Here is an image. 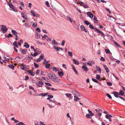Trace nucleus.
<instances>
[{"label":"nucleus","mask_w":125,"mask_h":125,"mask_svg":"<svg viewBox=\"0 0 125 125\" xmlns=\"http://www.w3.org/2000/svg\"><path fill=\"white\" fill-rule=\"evenodd\" d=\"M17 44V42L16 41H15L13 42V46H15Z\"/></svg>","instance_id":"nucleus-60"},{"label":"nucleus","mask_w":125,"mask_h":125,"mask_svg":"<svg viewBox=\"0 0 125 125\" xmlns=\"http://www.w3.org/2000/svg\"><path fill=\"white\" fill-rule=\"evenodd\" d=\"M10 3L9 2H7V4L9 6V7L11 9H14V7L13 5L11 3V1H9Z\"/></svg>","instance_id":"nucleus-7"},{"label":"nucleus","mask_w":125,"mask_h":125,"mask_svg":"<svg viewBox=\"0 0 125 125\" xmlns=\"http://www.w3.org/2000/svg\"><path fill=\"white\" fill-rule=\"evenodd\" d=\"M39 85H38L39 87H42V85L44 84L43 82L42 81H39Z\"/></svg>","instance_id":"nucleus-23"},{"label":"nucleus","mask_w":125,"mask_h":125,"mask_svg":"<svg viewBox=\"0 0 125 125\" xmlns=\"http://www.w3.org/2000/svg\"><path fill=\"white\" fill-rule=\"evenodd\" d=\"M125 93L122 90L119 91V93L115 91L113 92L112 94H113L114 96H117V95H120L121 96L124 95Z\"/></svg>","instance_id":"nucleus-1"},{"label":"nucleus","mask_w":125,"mask_h":125,"mask_svg":"<svg viewBox=\"0 0 125 125\" xmlns=\"http://www.w3.org/2000/svg\"><path fill=\"white\" fill-rule=\"evenodd\" d=\"M1 30L2 31V32L3 33H5V32H6L7 31L8 29L5 26L2 25L1 26Z\"/></svg>","instance_id":"nucleus-2"},{"label":"nucleus","mask_w":125,"mask_h":125,"mask_svg":"<svg viewBox=\"0 0 125 125\" xmlns=\"http://www.w3.org/2000/svg\"><path fill=\"white\" fill-rule=\"evenodd\" d=\"M113 43L117 46V47L118 48H121V46H120V44H118L117 42L115 41H113Z\"/></svg>","instance_id":"nucleus-17"},{"label":"nucleus","mask_w":125,"mask_h":125,"mask_svg":"<svg viewBox=\"0 0 125 125\" xmlns=\"http://www.w3.org/2000/svg\"><path fill=\"white\" fill-rule=\"evenodd\" d=\"M65 43V41L64 40H63L61 43V45L62 46H64Z\"/></svg>","instance_id":"nucleus-62"},{"label":"nucleus","mask_w":125,"mask_h":125,"mask_svg":"<svg viewBox=\"0 0 125 125\" xmlns=\"http://www.w3.org/2000/svg\"><path fill=\"white\" fill-rule=\"evenodd\" d=\"M38 54V52H34V54H33V57H36Z\"/></svg>","instance_id":"nucleus-57"},{"label":"nucleus","mask_w":125,"mask_h":125,"mask_svg":"<svg viewBox=\"0 0 125 125\" xmlns=\"http://www.w3.org/2000/svg\"><path fill=\"white\" fill-rule=\"evenodd\" d=\"M88 112L89 113L91 116H93L94 115V114L92 112L89 110H88Z\"/></svg>","instance_id":"nucleus-30"},{"label":"nucleus","mask_w":125,"mask_h":125,"mask_svg":"<svg viewBox=\"0 0 125 125\" xmlns=\"http://www.w3.org/2000/svg\"><path fill=\"white\" fill-rule=\"evenodd\" d=\"M11 31L12 33L14 35H17V33L15 30H12Z\"/></svg>","instance_id":"nucleus-25"},{"label":"nucleus","mask_w":125,"mask_h":125,"mask_svg":"<svg viewBox=\"0 0 125 125\" xmlns=\"http://www.w3.org/2000/svg\"><path fill=\"white\" fill-rule=\"evenodd\" d=\"M35 12L33 10H31L30 11L31 13L34 17L36 16V15L35 14Z\"/></svg>","instance_id":"nucleus-22"},{"label":"nucleus","mask_w":125,"mask_h":125,"mask_svg":"<svg viewBox=\"0 0 125 125\" xmlns=\"http://www.w3.org/2000/svg\"><path fill=\"white\" fill-rule=\"evenodd\" d=\"M27 67V66L25 65H23L21 64L20 65V67L21 69L23 70L26 71V69H25V68Z\"/></svg>","instance_id":"nucleus-12"},{"label":"nucleus","mask_w":125,"mask_h":125,"mask_svg":"<svg viewBox=\"0 0 125 125\" xmlns=\"http://www.w3.org/2000/svg\"><path fill=\"white\" fill-rule=\"evenodd\" d=\"M52 69L53 70V71L56 72L57 71H59V70H58L57 69V68L55 67H52Z\"/></svg>","instance_id":"nucleus-40"},{"label":"nucleus","mask_w":125,"mask_h":125,"mask_svg":"<svg viewBox=\"0 0 125 125\" xmlns=\"http://www.w3.org/2000/svg\"><path fill=\"white\" fill-rule=\"evenodd\" d=\"M40 72V70L39 69H38L36 70V72L35 73V74H36L38 75L39 73Z\"/></svg>","instance_id":"nucleus-61"},{"label":"nucleus","mask_w":125,"mask_h":125,"mask_svg":"<svg viewBox=\"0 0 125 125\" xmlns=\"http://www.w3.org/2000/svg\"><path fill=\"white\" fill-rule=\"evenodd\" d=\"M27 49H24L23 50H21V53L23 54H25L26 53V52H27Z\"/></svg>","instance_id":"nucleus-18"},{"label":"nucleus","mask_w":125,"mask_h":125,"mask_svg":"<svg viewBox=\"0 0 125 125\" xmlns=\"http://www.w3.org/2000/svg\"><path fill=\"white\" fill-rule=\"evenodd\" d=\"M115 96L116 98H117L118 97V98H120L123 100L125 101V99L124 98L122 97L119 96V95H117V96Z\"/></svg>","instance_id":"nucleus-41"},{"label":"nucleus","mask_w":125,"mask_h":125,"mask_svg":"<svg viewBox=\"0 0 125 125\" xmlns=\"http://www.w3.org/2000/svg\"><path fill=\"white\" fill-rule=\"evenodd\" d=\"M35 31H37L39 32H40L41 31L40 29L39 28H36L35 30Z\"/></svg>","instance_id":"nucleus-59"},{"label":"nucleus","mask_w":125,"mask_h":125,"mask_svg":"<svg viewBox=\"0 0 125 125\" xmlns=\"http://www.w3.org/2000/svg\"><path fill=\"white\" fill-rule=\"evenodd\" d=\"M67 18L68 19H69L70 20V22H72L73 21L71 19V18H70V17L69 16H68L67 17Z\"/></svg>","instance_id":"nucleus-55"},{"label":"nucleus","mask_w":125,"mask_h":125,"mask_svg":"<svg viewBox=\"0 0 125 125\" xmlns=\"http://www.w3.org/2000/svg\"><path fill=\"white\" fill-rule=\"evenodd\" d=\"M42 78L45 81H47L48 82H49L50 81V80L48 78L46 77H42Z\"/></svg>","instance_id":"nucleus-31"},{"label":"nucleus","mask_w":125,"mask_h":125,"mask_svg":"<svg viewBox=\"0 0 125 125\" xmlns=\"http://www.w3.org/2000/svg\"><path fill=\"white\" fill-rule=\"evenodd\" d=\"M33 64H34V66L36 68H37L39 67V64H37L35 62H34L33 63Z\"/></svg>","instance_id":"nucleus-44"},{"label":"nucleus","mask_w":125,"mask_h":125,"mask_svg":"<svg viewBox=\"0 0 125 125\" xmlns=\"http://www.w3.org/2000/svg\"><path fill=\"white\" fill-rule=\"evenodd\" d=\"M96 67L97 69V70L98 71H99L100 73H101V69L99 67L97 66H96Z\"/></svg>","instance_id":"nucleus-34"},{"label":"nucleus","mask_w":125,"mask_h":125,"mask_svg":"<svg viewBox=\"0 0 125 125\" xmlns=\"http://www.w3.org/2000/svg\"><path fill=\"white\" fill-rule=\"evenodd\" d=\"M86 117L87 118H91V116L89 114H86Z\"/></svg>","instance_id":"nucleus-43"},{"label":"nucleus","mask_w":125,"mask_h":125,"mask_svg":"<svg viewBox=\"0 0 125 125\" xmlns=\"http://www.w3.org/2000/svg\"><path fill=\"white\" fill-rule=\"evenodd\" d=\"M82 68L83 70L85 72H87L88 71L87 67L85 65H83L82 66Z\"/></svg>","instance_id":"nucleus-11"},{"label":"nucleus","mask_w":125,"mask_h":125,"mask_svg":"<svg viewBox=\"0 0 125 125\" xmlns=\"http://www.w3.org/2000/svg\"><path fill=\"white\" fill-rule=\"evenodd\" d=\"M87 64L90 66H92V65L94 64V63L92 61H89L87 62Z\"/></svg>","instance_id":"nucleus-19"},{"label":"nucleus","mask_w":125,"mask_h":125,"mask_svg":"<svg viewBox=\"0 0 125 125\" xmlns=\"http://www.w3.org/2000/svg\"><path fill=\"white\" fill-rule=\"evenodd\" d=\"M100 60L103 62H104L105 61V59L103 57H101L100 59Z\"/></svg>","instance_id":"nucleus-56"},{"label":"nucleus","mask_w":125,"mask_h":125,"mask_svg":"<svg viewBox=\"0 0 125 125\" xmlns=\"http://www.w3.org/2000/svg\"><path fill=\"white\" fill-rule=\"evenodd\" d=\"M107 84L109 86H111L112 85V83L111 82H108L107 83Z\"/></svg>","instance_id":"nucleus-50"},{"label":"nucleus","mask_w":125,"mask_h":125,"mask_svg":"<svg viewBox=\"0 0 125 125\" xmlns=\"http://www.w3.org/2000/svg\"><path fill=\"white\" fill-rule=\"evenodd\" d=\"M87 4L85 3L84 4V5H83V7L84 8H88V6L87 5Z\"/></svg>","instance_id":"nucleus-53"},{"label":"nucleus","mask_w":125,"mask_h":125,"mask_svg":"<svg viewBox=\"0 0 125 125\" xmlns=\"http://www.w3.org/2000/svg\"><path fill=\"white\" fill-rule=\"evenodd\" d=\"M74 100L75 101H77L80 100V99L77 96H74Z\"/></svg>","instance_id":"nucleus-28"},{"label":"nucleus","mask_w":125,"mask_h":125,"mask_svg":"<svg viewBox=\"0 0 125 125\" xmlns=\"http://www.w3.org/2000/svg\"><path fill=\"white\" fill-rule=\"evenodd\" d=\"M72 94L75 95V94L78 93V91L76 90H73L72 91Z\"/></svg>","instance_id":"nucleus-42"},{"label":"nucleus","mask_w":125,"mask_h":125,"mask_svg":"<svg viewBox=\"0 0 125 125\" xmlns=\"http://www.w3.org/2000/svg\"><path fill=\"white\" fill-rule=\"evenodd\" d=\"M24 46L26 48H29L30 47L29 45L27 42H25Z\"/></svg>","instance_id":"nucleus-24"},{"label":"nucleus","mask_w":125,"mask_h":125,"mask_svg":"<svg viewBox=\"0 0 125 125\" xmlns=\"http://www.w3.org/2000/svg\"><path fill=\"white\" fill-rule=\"evenodd\" d=\"M92 81L93 82H95L96 83H99V82L98 81V80L97 79H95L94 78H92Z\"/></svg>","instance_id":"nucleus-38"},{"label":"nucleus","mask_w":125,"mask_h":125,"mask_svg":"<svg viewBox=\"0 0 125 125\" xmlns=\"http://www.w3.org/2000/svg\"><path fill=\"white\" fill-rule=\"evenodd\" d=\"M94 21H98V20L97 19L96 17V16H94Z\"/></svg>","instance_id":"nucleus-63"},{"label":"nucleus","mask_w":125,"mask_h":125,"mask_svg":"<svg viewBox=\"0 0 125 125\" xmlns=\"http://www.w3.org/2000/svg\"><path fill=\"white\" fill-rule=\"evenodd\" d=\"M49 93H42V96L44 97L47 95Z\"/></svg>","instance_id":"nucleus-58"},{"label":"nucleus","mask_w":125,"mask_h":125,"mask_svg":"<svg viewBox=\"0 0 125 125\" xmlns=\"http://www.w3.org/2000/svg\"><path fill=\"white\" fill-rule=\"evenodd\" d=\"M68 54L70 56L72 57L73 56V53L72 52L69 51L68 52Z\"/></svg>","instance_id":"nucleus-47"},{"label":"nucleus","mask_w":125,"mask_h":125,"mask_svg":"<svg viewBox=\"0 0 125 125\" xmlns=\"http://www.w3.org/2000/svg\"><path fill=\"white\" fill-rule=\"evenodd\" d=\"M45 5L47 6V7H50V6L49 5V2L48 1H46L45 3Z\"/></svg>","instance_id":"nucleus-49"},{"label":"nucleus","mask_w":125,"mask_h":125,"mask_svg":"<svg viewBox=\"0 0 125 125\" xmlns=\"http://www.w3.org/2000/svg\"><path fill=\"white\" fill-rule=\"evenodd\" d=\"M96 78L97 79H100L101 78V77H100V75L98 74H97L96 75Z\"/></svg>","instance_id":"nucleus-46"},{"label":"nucleus","mask_w":125,"mask_h":125,"mask_svg":"<svg viewBox=\"0 0 125 125\" xmlns=\"http://www.w3.org/2000/svg\"><path fill=\"white\" fill-rule=\"evenodd\" d=\"M45 83L46 85L48 86H52V84L49 83L45 82Z\"/></svg>","instance_id":"nucleus-54"},{"label":"nucleus","mask_w":125,"mask_h":125,"mask_svg":"<svg viewBox=\"0 0 125 125\" xmlns=\"http://www.w3.org/2000/svg\"><path fill=\"white\" fill-rule=\"evenodd\" d=\"M80 27L81 29V30L82 31H84L85 32H88V33H89V32L88 31H87L86 29L83 25H81L80 26Z\"/></svg>","instance_id":"nucleus-6"},{"label":"nucleus","mask_w":125,"mask_h":125,"mask_svg":"<svg viewBox=\"0 0 125 125\" xmlns=\"http://www.w3.org/2000/svg\"><path fill=\"white\" fill-rule=\"evenodd\" d=\"M73 61L75 64L77 65L79 64V63L78 61L75 59H73Z\"/></svg>","instance_id":"nucleus-21"},{"label":"nucleus","mask_w":125,"mask_h":125,"mask_svg":"<svg viewBox=\"0 0 125 125\" xmlns=\"http://www.w3.org/2000/svg\"><path fill=\"white\" fill-rule=\"evenodd\" d=\"M97 30V31L96 32H97L98 33L101 34L104 37L105 36V35L103 32H102L101 31L98 29Z\"/></svg>","instance_id":"nucleus-15"},{"label":"nucleus","mask_w":125,"mask_h":125,"mask_svg":"<svg viewBox=\"0 0 125 125\" xmlns=\"http://www.w3.org/2000/svg\"><path fill=\"white\" fill-rule=\"evenodd\" d=\"M84 23L86 25H90L91 24L88 21H84Z\"/></svg>","instance_id":"nucleus-35"},{"label":"nucleus","mask_w":125,"mask_h":125,"mask_svg":"<svg viewBox=\"0 0 125 125\" xmlns=\"http://www.w3.org/2000/svg\"><path fill=\"white\" fill-rule=\"evenodd\" d=\"M65 95L68 97L72 98L73 96H72V95L71 94L69 93H66L65 94Z\"/></svg>","instance_id":"nucleus-36"},{"label":"nucleus","mask_w":125,"mask_h":125,"mask_svg":"<svg viewBox=\"0 0 125 125\" xmlns=\"http://www.w3.org/2000/svg\"><path fill=\"white\" fill-rule=\"evenodd\" d=\"M105 10H106L107 11L109 12V14H110L111 13V11H110V9H109L107 8H106L105 9Z\"/></svg>","instance_id":"nucleus-64"},{"label":"nucleus","mask_w":125,"mask_h":125,"mask_svg":"<svg viewBox=\"0 0 125 125\" xmlns=\"http://www.w3.org/2000/svg\"><path fill=\"white\" fill-rule=\"evenodd\" d=\"M53 47L54 49L56 50V51H59V47H57L55 45H54L53 46Z\"/></svg>","instance_id":"nucleus-33"},{"label":"nucleus","mask_w":125,"mask_h":125,"mask_svg":"<svg viewBox=\"0 0 125 125\" xmlns=\"http://www.w3.org/2000/svg\"><path fill=\"white\" fill-rule=\"evenodd\" d=\"M103 66L104 67L106 73H108L109 72V70L107 66L104 64H103Z\"/></svg>","instance_id":"nucleus-16"},{"label":"nucleus","mask_w":125,"mask_h":125,"mask_svg":"<svg viewBox=\"0 0 125 125\" xmlns=\"http://www.w3.org/2000/svg\"><path fill=\"white\" fill-rule=\"evenodd\" d=\"M41 36H42V39L44 40L46 39V37L48 38L47 36L45 35H44L43 36H42V35H41Z\"/></svg>","instance_id":"nucleus-48"},{"label":"nucleus","mask_w":125,"mask_h":125,"mask_svg":"<svg viewBox=\"0 0 125 125\" xmlns=\"http://www.w3.org/2000/svg\"><path fill=\"white\" fill-rule=\"evenodd\" d=\"M107 96L110 99H112V97L109 94L107 93L106 94Z\"/></svg>","instance_id":"nucleus-37"},{"label":"nucleus","mask_w":125,"mask_h":125,"mask_svg":"<svg viewBox=\"0 0 125 125\" xmlns=\"http://www.w3.org/2000/svg\"><path fill=\"white\" fill-rule=\"evenodd\" d=\"M89 27L91 29H94L95 31L96 32L97 31V30L98 29L94 27L93 25H92L91 24L89 25Z\"/></svg>","instance_id":"nucleus-10"},{"label":"nucleus","mask_w":125,"mask_h":125,"mask_svg":"<svg viewBox=\"0 0 125 125\" xmlns=\"http://www.w3.org/2000/svg\"><path fill=\"white\" fill-rule=\"evenodd\" d=\"M15 125H26L24 124L23 122H20L16 124Z\"/></svg>","instance_id":"nucleus-39"},{"label":"nucleus","mask_w":125,"mask_h":125,"mask_svg":"<svg viewBox=\"0 0 125 125\" xmlns=\"http://www.w3.org/2000/svg\"><path fill=\"white\" fill-rule=\"evenodd\" d=\"M45 68L46 69H48L51 66V65L50 63H45Z\"/></svg>","instance_id":"nucleus-26"},{"label":"nucleus","mask_w":125,"mask_h":125,"mask_svg":"<svg viewBox=\"0 0 125 125\" xmlns=\"http://www.w3.org/2000/svg\"><path fill=\"white\" fill-rule=\"evenodd\" d=\"M52 80L54 82H59L60 81V79H59V77L56 75H55L54 77H53Z\"/></svg>","instance_id":"nucleus-3"},{"label":"nucleus","mask_w":125,"mask_h":125,"mask_svg":"<svg viewBox=\"0 0 125 125\" xmlns=\"http://www.w3.org/2000/svg\"><path fill=\"white\" fill-rule=\"evenodd\" d=\"M47 96L48 97L47 98V100H50L51 98H52L53 97V95L50 94L48 95Z\"/></svg>","instance_id":"nucleus-27"},{"label":"nucleus","mask_w":125,"mask_h":125,"mask_svg":"<svg viewBox=\"0 0 125 125\" xmlns=\"http://www.w3.org/2000/svg\"><path fill=\"white\" fill-rule=\"evenodd\" d=\"M9 67L12 69H13L14 68V66L13 64H10L8 65Z\"/></svg>","instance_id":"nucleus-29"},{"label":"nucleus","mask_w":125,"mask_h":125,"mask_svg":"<svg viewBox=\"0 0 125 125\" xmlns=\"http://www.w3.org/2000/svg\"><path fill=\"white\" fill-rule=\"evenodd\" d=\"M58 73V75L61 77L63 76L64 75V73L62 71H59V70Z\"/></svg>","instance_id":"nucleus-14"},{"label":"nucleus","mask_w":125,"mask_h":125,"mask_svg":"<svg viewBox=\"0 0 125 125\" xmlns=\"http://www.w3.org/2000/svg\"><path fill=\"white\" fill-rule=\"evenodd\" d=\"M87 14L88 16L91 18H93L94 16L93 14L90 12H88L87 13Z\"/></svg>","instance_id":"nucleus-8"},{"label":"nucleus","mask_w":125,"mask_h":125,"mask_svg":"<svg viewBox=\"0 0 125 125\" xmlns=\"http://www.w3.org/2000/svg\"><path fill=\"white\" fill-rule=\"evenodd\" d=\"M52 42L53 44L56 45H58L57 43L55 40L53 39L52 41Z\"/></svg>","instance_id":"nucleus-32"},{"label":"nucleus","mask_w":125,"mask_h":125,"mask_svg":"<svg viewBox=\"0 0 125 125\" xmlns=\"http://www.w3.org/2000/svg\"><path fill=\"white\" fill-rule=\"evenodd\" d=\"M105 52L106 53L109 54H112V53L108 49H105Z\"/></svg>","instance_id":"nucleus-20"},{"label":"nucleus","mask_w":125,"mask_h":125,"mask_svg":"<svg viewBox=\"0 0 125 125\" xmlns=\"http://www.w3.org/2000/svg\"><path fill=\"white\" fill-rule=\"evenodd\" d=\"M37 24L35 22H33V24L32 25V27L34 28H35L36 27Z\"/></svg>","instance_id":"nucleus-52"},{"label":"nucleus","mask_w":125,"mask_h":125,"mask_svg":"<svg viewBox=\"0 0 125 125\" xmlns=\"http://www.w3.org/2000/svg\"><path fill=\"white\" fill-rule=\"evenodd\" d=\"M27 72H28L32 76H34L35 75V73L34 72H32L31 70H28L27 71Z\"/></svg>","instance_id":"nucleus-13"},{"label":"nucleus","mask_w":125,"mask_h":125,"mask_svg":"<svg viewBox=\"0 0 125 125\" xmlns=\"http://www.w3.org/2000/svg\"><path fill=\"white\" fill-rule=\"evenodd\" d=\"M35 38L37 39H40V33L38 34V33L36 32H35Z\"/></svg>","instance_id":"nucleus-9"},{"label":"nucleus","mask_w":125,"mask_h":125,"mask_svg":"<svg viewBox=\"0 0 125 125\" xmlns=\"http://www.w3.org/2000/svg\"><path fill=\"white\" fill-rule=\"evenodd\" d=\"M21 15H22V17L25 20H27V14L25 12L21 13Z\"/></svg>","instance_id":"nucleus-5"},{"label":"nucleus","mask_w":125,"mask_h":125,"mask_svg":"<svg viewBox=\"0 0 125 125\" xmlns=\"http://www.w3.org/2000/svg\"><path fill=\"white\" fill-rule=\"evenodd\" d=\"M112 117V116L111 115H110L109 114H108L107 115H105V118H107L108 117V118H111Z\"/></svg>","instance_id":"nucleus-45"},{"label":"nucleus","mask_w":125,"mask_h":125,"mask_svg":"<svg viewBox=\"0 0 125 125\" xmlns=\"http://www.w3.org/2000/svg\"><path fill=\"white\" fill-rule=\"evenodd\" d=\"M44 57V54H42L39 57L41 59H43Z\"/></svg>","instance_id":"nucleus-51"},{"label":"nucleus","mask_w":125,"mask_h":125,"mask_svg":"<svg viewBox=\"0 0 125 125\" xmlns=\"http://www.w3.org/2000/svg\"><path fill=\"white\" fill-rule=\"evenodd\" d=\"M55 75V74L52 73H48V76L49 79L52 80V77H54Z\"/></svg>","instance_id":"nucleus-4"}]
</instances>
